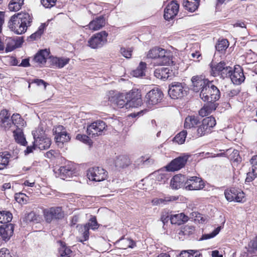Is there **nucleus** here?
<instances>
[{
	"instance_id": "1",
	"label": "nucleus",
	"mask_w": 257,
	"mask_h": 257,
	"mask_svg": "<svg viewBox=\"0 0 257 257\" xmlns=\"http://www.w3.org/2000/svg\"><path fill=\"white\" fill-rule=\"evenodd\" d=\"M200 97L204 101L213 102L219 99L220 92L217 87L210 81L207 85L201 90Z\"/></svg>"
},
{
	"instance_id": "2",
	"label": "nucleus",
	"mask_w": 257,
	"mask_h": 257,
	"mask_svg": "<svg viewBox=\"0 0 257 257\" xmlns=\"http://www.w3.org/2000/svg\"><path fill=\"white\" fill-rule=\"evenodd\" d=\"M99 226L95 216L91 217L89 220V222L85 225H77V227L79 228V232L82 235V237L78 239L79 241L83 242L88 240L89 235V230L90 229L95 230L98 228Z\"/></svg>"
},
{
	"instance_id": "3",
	"label": "nucleus",
	"mask_w": 257,
	"mask_h": 257,
	"mask_svg": "<svg viewBox=\"0 0 257 257\" xmlns=\"http://www.w3.org/2000/svg\"><path fill=\"white\" fill-rule=\"evenodd\" d=\"M187 87L184 83L173 82L169 85L168 94L173 99H178L187 94Z\"/></svg>"
},
{
	"instance_id": "4",
	"label": "nucleus",
	"mask_w": 257,
	"mask_h": 257,
	"mask_svg": "<svg viewBox=\"0 0 257 257\" xmlns=\"http://www.w3.org/2000/svg\"><path fill=\"white\" fill-rule=\"evenodd\" d=\"M216 120L213 116H209L204 118L200 124L198 125L197 130V136L200 137L208 134L211 129L216 125Z\"/></svg>"
},
{
	"instance_id": "5",
	"label": "nucleus",
	"mask_w": 257,
	"mask_h": 257,
	"mask_svg": "<svg viewBox=\"0 0 257 257\" xmlns=\"http://www.w3.org/2000/svg\"><path fill=\"white\" fill-rule=\"evenodd\" d=\"M167 51L162 48L155 47L150 50L147 57L151 59H160V64L162 65L169 64L170 58L166 55Z\"/></svg>"
},
{
	"instance_id": "6",
	"label": "nucleus",
	"mask_w": 257,
	"mask_h": 257,
	"mask_svg": "<svg viewBox=\"0 0 257 257\" xmlns=\"http://www.w3.org/2000/svg\"><path fill=\"white\" fill-rule=\"evenodd\" d=\"M107 125L104 121L97 120L87 126V134L90 137H95L101 135L106 129Z\"/></svg>"
},
{
	"instance_id": "7",
	"label": "nucleus",
	"mask_w": 257,
	"mask_h": 257,
	"mask_svg": "<svg viewBox=\"0 0 257 257\" xmlns=\"http://www.w3.org/2000/svg\"><path fill=\"white\" fill-rule=\"evenodd\" d=\"M107 33L104 31L95 34L89 40V46L93 49L101 48L107 42Z\"/></svg>"
},
{
	"instance_id": "8",
	"label": "nucleus",
	"mask_w": 257,
	"mask_h": 257,
	"mask_svg": "<svg viewBox=\"0 0 257 257\" xmlns=\"http://www.w3.org/2000/svg\"><path fill=\"white\" fill-rule=\"evenodd\" d=\"M87 175L90 180L100 182L106 178L107 172L101 167H95L88 170Z\"/></svg>"
},
{
	"instance_id": "9",
	"label": "nucleus",
	"mask_w": 257,
	"mask_h": 257,
	"mask_svg": "<svg viewBox=\"0 0 257 257\" xmlns=\"http://www.w3.org/2000/svg\"><path fill=\"white\" fill-rule=\"evenodd\" d=\"M45 220L50 223L53 219H59L63 217L64 213L61 207H52L43 211Z\"/></svg>"
},
{
	"instance_id": "10",
	"label": "nucleus",
	"mask_w": 257,
	"mask_h": 257,
	"mask_svg": "<svg viewBox=\"0 0 257 257\" xmlns=\"http://www.w3.org/2000/svg\"><path fill=\"white\" fill-rule=\"evenodd\" d=\"M204 187V182L200 177L192 176L186 178L185 188L187 190H199Z\"/></svg>"
},
{
	"instance_id": "11",
	"label": "nucleus",
	"mask_w": 257,
	"mask_h": 257,
	"mask_svg": "<svg viewBox=\"0 0 257 257\" xmlns=\"http://www.w3.org/2000/svg\"><path fill=\"white\" fill-rule=\"evenodd\" d=\"M226 199L228 201H235L236 202H242L245 201L244 193L238 189L231 188L226 189L224 191Z\"/></svg>"
},
{
	"instance_id": "12",
	"label": "nucleus",
	"mask_w": 257,
	"mask_h": 257,
	"mask_svg": "<svg viewBox=\"0 0 257 257\" xmlns=\"http://www.w3.org/2000/svg\"><path fill=\"white\" fill-rule=\"evenodd\" d=\"M128 107H137L142 104V99L140 91L134 89L127 93Z\"/></svg>"
},
{
	"instance_id": "13",
	"label": "nucleus",
	"mask_w": 257,
	"mask_h": 257,
	"mask_svg": "<svg viewBox=\"0 0 257 257\" xmlns=\"http://www.w3.org/2000/svg\"><path fill=\"white\" fill-rule=\"evenodd\" d=\"M189 158L188 155H183L177 157L171 162L166 166V169L169 171H175L180 170L184 167Z\"/></svg>"
},
{
	"instance_id": "14",
	"label": "nucleus",
	"mask_w": 257,
	"mask_h": 257,
	"mask_svg": "<svg viewBox=\"0 0 257 257\" xmlns=\"http://www.w3.org/2000/svg\"><path fill=\"white\" fill-rule=\"evenodd\" d=\"M9 27L11 31L18 35L22 34L27 31L16 15L11 17L9 22Z\"/></svg>"
},
{
	"instance_id": "15",
	"label": "nucleus",
	"mask_w": 257,
	"mask_h": 257,
	"mask_svg": "<svg viewBox=\"0 0 257 257\" xmlns=\"http://www.w3.org/2000/svg\"><path fill=\"white\" fill-rule=\"evenodd\" d=\"M179 8V4L175 1H172L164 10V19L167 21L173 19L177 15Z\"/></svg>"
},
{
	"instance_id": "16",
	"label": "nucleus",
	"mask_w": 257,
	"mask_h": 257,
	"mask_svg": "<svg viewBox=\"0 0 257 257\" xmlns=\"http://www.w3.org/2000/svg\"><path fill=\"white\" fill-rule=\"evenodd\" d=\"M163 97V94L159 89H152L146 95L147 103L149 105H155L161 102Z\"/></svg>"
},
{
	"instance_id": "17",
	"label": "nucleus",
	"mask_w": 257,
	"mask_h": 257,
	"mask_svg": "<svg viewBox=\"0 0 257 257\" xmlns=\"http://www.w3.org/2000/svg\"><path fill=\"white\" fill-rule=\"evenodd\" d=\"M127 99V93L115 94L114 96L109 97V100L111 102L116 104L119 108H122L124 106L126 108H129Z\"/></svg>"
},
{
	"instance_id": "18",
	"label": "nucleus",
	"mask_w": 257,
	"mask_h": 257,
	"mask_svg": "<svg viewBox=\"0 0 257 257\" xmlns=\"http://www.w3.org/2000/svg\"><path fill=\"white\" fill-rule=\"evenodd\" d=\"M192 89L194 92H199L207 86L209 81L205 79L203 76H194L191 79Z\"/></svg>"
},
{
	"instance_id": "19",
	"label": "nucleus",
	"mask_w": 257,
	"mask_h": 257,
	"mask_svg": "<svg viewBox=\"0 0 257 257\" xmlns=\"http://www.w3.org/2000/svg\"><path fill=\"white\" fill-rule=\"evenodd\" d=\"M232 83L236 85L240 84L244 81L245 77L241 68L238 66L234 67L230 77Z\"/></svg>"
},
{
	"instance_id": "20",
	"label": "nucleus",
	"mask_w": 257,
	"mask_h": 257,
	"mask_svg": "<svg viewBox=\"0 0 257 257\" xmlns=\"http://www.w3.org/2000/svg\"><path fill=\"white\" fill-rule=\"evenodd\" d=\"M14 226L12 223L4 224L0 226V235L4 240H9L14 232Z\"/></svg>"
},
{
	"instance_id": "21",
	"label": "nucleus",
	"mask_w": 257,
	"mask_h": 257,
	"mask_svg": "<svg viewBox=\"0 0 257 257\" xmlns=\"http://www.w3.org/2000/svg\"><path fill=\"white\" fill-rule=\"evenodd\" d=\"M186 177L184 175L178 174L174 176L171 180L170 186L173 189H178L184 187L185 188V183Z\"/></svg>"
},
{
	"instance_id": "22",
	"label": "nucleus",
	"mask_w": 257,
	"mask_h": 257,
	"mask_svg": "<svg viewBox=\"0 0 257 257\" xmlns=\"http://www.w3.org/2000/svg\"><path fill=\"white\" fill-rule=\"evenodd\" d=\"M49 55V51L47 49L39 51L34 56L33 61L38 65H44Z\"/></svg>"
},
{
	"instance_id": "23",
	"label": "nucleus",
	"mask_w": 257,
	"mask_h": 257,
	"mask_svg": "<svg viewBox=\"0 0 257 257\" xmlns=\"http://www.w3.org/2000/svg\"><path fill=\"white\" fill-rule=\"evenodd\" d=\"M35 141L34 143L36 146L41 150H46L49 148L51 141L50 139L45 136H41L36 138L34 137Z\"/></svg>"
},
{
	"instance_id": "24",
	"label": "nucleus",
	"mask_w": 257,
	"mask_h": 257,
	"mask_svg": "<svg viewBox=\"0 0 257 257\" xmlns=\"http://www.w3.org/2000/svg\"><path fill=\"white\" fill-rule=\"evenodd\" d=\"M59 176L62 179L65 180L68 177H71L74 173L75 170L71 165L60 167L58 170Z\"/></svg>"
},
{
	"instance_id": "25",
	"label": "nucleus",
	"mask_w": 257,
	"mask_h": 257,
	"mask_svg": "<svg viewBox=\"0 0 257 257\" xmlns=\"http://www.w3.org/2000/svg\"><path fill=\"white\" fill-rule=\"evenodd\" d=\"M16 17L20 21L22 25L27 29V28L31 25L32 22V16L27 12H21L15 14Z\"/></svg>"
},
{
	"instance_id": "26",
	"label": "nucleus",
	"mask_w": 257,
	"mask_h": 257,
	"mask_svg": "<svg viewBox=\"0 0 257 257\" xmlns=\"http://www.w3.org/2000/svg\"><path fill=\"white\" fill-rule=\"evenodd\" d=\"M105 20L103 16H100L91 21L88 25L90 30L96 31L105 26Z\"/></svg>"
},
{
	"instance_id": "27",
	"label": "nucleus",
	"mask_w": 257,
	"mask_h": 257,
	"mask_svg": "<svg viewBox=\"0 0 257 257\" xmlns=\"http://www.w3.org/2000/svg\"><path fill=\"white\" fill-rule=\"evenodd\" d=\"M10 113L6 109L1 111L0 113V121L1 125L5 128L12 127L11 118Z\"/></svg>"
},
{
	"instance_id": "28",
	"label": "nucleus",
	"mask_w": 257,
	"mask_h": 257,
	"mask_svg": "<svg viewBox=\"0 0 257 257\" xmlns=\"http://www.w3.org/2000/svg\"><path fill=\"white\" fill-rule=\"evenodd\" d=\"M170 219L172 224L181 225L188 220V217L181 213L172 215Z\"/></svg>"
},
{
	"instance_id": "29",
	"label": "nucleus",
	"mask_w": 257,
	"mask_h": 257,
	"mask_svg": "<svg viewBox=\"0 0 257 257\" xmlns=\"http://www.w3.org/2000/svg\"><path fill=\"white\" fill-rule=\"evenodd\" d=\"M170 70L168 68L162 67L155 70V76L160 79L167 80L170 77Z\"/></svg>"
},
{
	"instance_id": "30",
	"label": "nucleus",
	"mask_w": 257,
	"mask_h": 257,
	"mask_svg": "<svg viewBox=\"0 0 257 257\" xmlns=\"http://www.w3.org/2000/svg\"><path fill=\"white\" fill-rule=\"evenodd\" d=\"M199 117L195 115L188 116L185 120L184 126L186 128H191L200 124Z\"/></svg>"
},
{
	"instance_id": "31",
	"label": "nucleus",
	"mask_w": 257,
	"mask_h": 257,
	"mask_svg": "<svg viewBox=\"0 0 257 257\" xmlns=\"http://www.w3.org/2000/svg\"><path fill=\"white\" fill-rule=\"evenodd\" d=\"M226 63L224 62H220L217 64L211 62L210 64L211 69V74L214 76H219Z\"/></svg>"
},
{
	"instance_id": "32",
	"label": "nucleus",
	"mask_w": 257,
	"mask_h": 257,
	"mask_svg": "<svg viewBox=\"0 0 257 257\" xmlns=\"http://www.w3.org/2000/svg\"><path fill=\"white\" fill-rule=\"evenodd\" d=\"M178 199V196H167L165 197L164 198H155L152 200V203L154 205L167 204L169 202L176 201Z\"/></svg>"
},
{
	"instance_id": "33",
	"label": "nucleus",
	"mask_w": 257,
	"mask_h": 257,
	"mask_svg": "<svg viewBox=\"0 0 257 257\" xmlns=\"http://www.w3.org/2000/svg\"><path fill=\"white\" fill-rule=\"evenodd\" d=\"M70 59L63 57H52L51 58L52 65L59 68H63L69 63Z\"/></svg>"
},
{
	"instance_id": "34",
	"label": "nucleus",
	"mask_w": 257,
	"mask_h": 257,
	"mask_svg": "<svg viewBox=\"0 0 257 257\" xmlns=\"http://www.w3.org/2000/svg\"><path fill=\"white\" fill-rule=\"evenodd\" d=\"M13 133L15 139L17 142L22 145L25 146L27 144V141L24 136L22 130L21 128H17L13 131Z\"/></svg>"
},
{
	"instance_id": "35",
	"label": "nucleus",
	"mask_w": 257,
	"mask_h": 257,
	"mask_svg": "<svg viewBox=\"0 0 257 257\" xmlns=\"http://www.w3.org/2000/svg\"><path fill=\"white\" fill-rule=\"evenodd\" d=\"M11 155L8 152L0 153V170L5 168L8 165Z\"/></svg>"
},
{
	"instance_id": "36",
	"label": "nucleus",
	"mask_w": 257,
	"mask_h": 257,
	"mask_svg": "<svg viewBox=\"0 0 257 257\" xmlns=\"http://www.w3.org/2000/svg\"><path fill=\"white\" fill-rule=\"evenodd\" d=\"M199 5V3L197 2H192L189 0L183 1V7L190 12L195 11L198 9Z\"/></svg>"
},
{
	"instance_id": "37",
	"label": "nucleus",
	"mask_w": 257,
	"mask_h": 257,
	"mask_svg": "<svg viewBox=\"0 0 257 257\" xmlns=\"http://www.w3.org/2000/svg\"><path fill=\"white\" fill-rule=\"evenodd\" d=\"M57 243L59 244V252L61 256L68 255L71 253L72 250L67 246L66 243L61 240H59Z\"/></svg>"
},
{
	"instance_id": "38",
	"label": "nucleus",
	"mask_w": 257,
	"mask_h": 257,
	"mask_svg": "<svg viewBox=\"0 0 257 257\" xmlns=\"http://www.w3.org/2000/svg\"><path fill=\"white\" fill-rule=\"evenodd\" d=\"M12 126L13 125L17 128H20V126L24 125L25 122L21 118L19 114H14L11 117Z\"/></svg>"
},
{
	"instance_id": "39",
	"label": "nucleus",
	"mask_w": 257,
	"mask_h": 257,
	"mask_svg": "<svg viewBox=\"0 0 257 257\" xmlns=\"http://www.w3.org/2000/svg\"><path fill=\"white\" fill-rule=\"evenodd\" d=\"M13 218L12 214L9 211H0V222L6 223L11 221Z\"/></svg>"
},
{
	"instance_id": "40",
	"label": "nucleus",
	"mask_w": 257,
	"mask_h": 257,
	"mask_svg": "<svg viewBox=\"0 0 257 257\" xmlns=\"http://www.w3.org/2000/svg\"><path fill=\"white\" fill-rule=\"evenodd\" d=\"M146 63L141 62L138 68L133 71V75L135 77H140L145 75V70L146 68Z\"/></svg>"
},
{
	"instance_id": "41",
	"label": "nucleus",
	"mask_w": 257,
	"mask_h": 257,
	"mask_svg": "<svg viewBox=\"0 0 257 257\" xmlns=\"http://www.w3.org/2000/svg\"><path fill=\"white\" fill-rule=\"evenodd\" d=\"M229 46V43L227 39L219 40L215 46L216 50L219 52L225 50Z\"/></svg>"
},
{
	"instance_id": "42",
	"label": "nucleus",
	"mask_w": 257,
	"mask_h": 257,
	"mask_svg": "<svg viewBox=\"0 0 257 257\" xmlns=\"http://www.w3.org/2000/svg\"><path fill=\"white\" fill-rule=\"evenodd\" d=\"M55 139L57 143L63 144L65 142H68L70 138L69 134L66 131L64 132V133H62L58 136H55Z\"/></svg>"
},
{
	"instance_id": "43",
	"label": "nucleus",
	"mask_w": 257,
	"mask_h": 257,
	"mask_svg": "<svg viewBox=\"0 0 257 257\" xmlns=\"http://www.w3.org/2000/svg\"><path fill=\"white\" fill-rule=\"evenodd\" d=\"M187 134V132L186 131H183L178 134L173 140L178 144H183L185 142Z\"/></svg>"
},
{
	"instance_id": "44",
	"label": "nucleus",
	"mask_w": 257,
	"mask_h": 257,
	"mask_svg": "<svg viewBox=\"0 0 257 257\" xmlns=\"http://www.w3.org/2000/svg\"><path fill=\"white\" fill-rule=\"evenodd\" d=\"M200 253L194 250H183L180 253V257H198Z\"/></svg>"
},
{
	"instance_id": "45",
	"label": "nucleus",
	"mask_w": 257,
	"mask_h": 257,
	"mask_svg": "<svg viewBox=\"0 0 257 257\" xmlns=\"http://www.w3.org/2000/svg\"><path fill=\"white\" fill-rule=\"evenodd\" d=\"M15 198L19 203L26 204L28 201V197L23 193H16Z\"/></svg>"
},
{
	"instance_id": "46",
	"label": "nucleus",
	"mask_w": 257,
	"mask_h": 257,
	"mask_svg": "<svg viewBox=\"0 0 257 257\" xmlns=\"http://www.w3.org/2000/svg\"><path fill=\"white\" fill-rule=\"evenodd\" d=\"M45 25L44 24H42L37 31L35 33L32 34L29 37V38L31 40V41L36 40L37 39L39 38L42 34L44 32Z\"/></svg>"
},
{
	"instance_id": "47",
	"label": "nucleus",
	"mask_w": 257,
	"mask_h": 257,
	"mask_svg": "<svg viewBox=\"0 0 257 257\" xmlns=\"http://www.w3.org/2000/svg\"><path fill=\"white\" fill-rule=\"evenodd\" d=\"M122 247L125 249L127 248H133L135 245V242L132 239L126 238L121 241Z\"/></svg>"
},
{
	"instance_id": "48",
	"label": "nucleus",
	"mask_w": 257,
	"mask_h": 257,
	"mask_svg": "<svg viewBox=\"0 0 257 257\" xmlns=\"http://www.w3.org/2000/svg\"><path fill=\"white\" fill-rule=\"evenodd\" d=\"M22 6L23 5L21 3H19V2H12V0H11L9 5V9L11 11H18L21 9Z\"/></svg>"
},
{
	"instance_id": "49",
	"label": "nucleus",
	"mask_w": 257,
	"mask_h": 257,
	"mask_svg": "<svg viewBox=\"0 0 257 257\" xmlns=\"http://www.w3.org/2000/svg\"><path fill=\"white\" fill-rule=\"evenodd\" d=\"M232 72V68L229 66H227L226 65L221 73L219 74V76L223 78L227 77H230Z\"/></svg>"
},
{
	"instance_id": "50",
	"label": "nucleus",
	"mask_w": 257,
	"mask_h": 257,
	"mask_svg": "<svg viewBox=\"0 0 257 257\" xmlns=\"http://www.w3.org/2000/svg\"><path fill=\"white\" fill-rule=\"evenodd\" d=\"M57 0H41V4L46 8L54 6Z\"/></svg>"
},
{
	"instance_id": "51",
	"label": "nucleus",
	"mask_w": 257,
	"mask_h": 257,
	"mask_svg": "<svg viewBox=\"0 0 257 257\" xmlns=\"http://www.w3.org/2000/svg\"><path fill=\"white\" fill-rule=\"evenodd\" d=\"M66 131L65 128L62 125H58L53 128V132L55 136H58Z\"/></svg>"
},
{
	"instance_id": "52",
	"label": "nucleus",
	"mask_w": 257,
	"mask_h": 257,
	"mask_svg": "<svg viewBox=\"0 0 257 257\" xmlns=\"http://www.w3.org/2000/svg\"><path fill=\"white\" fill-rule=\"evenodd\" d=\"M250 163L253 168V172L257 174V155L253 156L250 159Z\"/></svg>"
},
{
	"instance_id": "53",
	"label": "nucleus",
	"mask_w": 257,
	"mask_h": 257,
	"mask_svg": "<svg viewBox=\"0 0 257 257\" xmlns=\"http://www.w3.org/2000/svg\"><path fill=\"white\" fill-rule=\"evenodd\" d=\"M31 83H35L37 86L43 85L44 89H46L48 83L42 79H35L32 80Z\"/></svg>"
},
{
	"instance_id": "54",
	"label": "nucleus",
	"mask_w": 257,
	"mask_h": 257,
	"mask_svg": "<svg viewBox=\"0 0 257 257\" xmlns=\"http://www.w3.org/2000/svg\"><path fill=\"white\" fill-rule=\"evenodd\" d=\"M120 52L122 55L126 58H130L132 56V50L130 49H125L124 48H121Z\"/></svg>"
},
{
	"instance_id": "55",
	"label": "nucleus",
	"mask_w": 257,
	"mask_h": 257,
	"mask_svg": "<svg viewBox=\"0 0 257 257\" xmlns=\"http://www.w3.org/2000/svg\"><path fill=\"white\" fill-rule=\"evenodd\" d=\"M257 176V174L253 172V168H252L251 172H249L247 174V177L245 179V181L247 182H251L252 181L255 177Z\"/></svg>"
},
{
	"instance_id": "56",
	"label": "nucleus",
	"mask_w": 257,
	"mask_h": 257,
	"mask_svg": "<svg viewBox=\"0 0 257 257\" xmlns=\"http://www.w3.org/2000/svg\"><path fill=\"white\" fill-rule=\"evenodd\" d=\"M76 139L85 143H87L89 141V137L85 135L78 134Z\"/></svg>"
},
{
	"instance_id": "57",
	"label": "nucleus",
	"mask_w": 257,
	"mask_h": 257,
	"mask_svg": "<svg viewBox=\"0 0 257 257\" xmlns=\"http://www.w3.org/2000/svg\"><path fill=\"white\" fill-rule=\"evenodd\" d=\"M248 246L254 249L257 250V236L250 241L248 243Z\"/></svg>"
},
{
	"instance_id": "58",
	"label": "nucleus",
	"mask_w": 257,
	"mask_h": 257,
	"mask_svg": "<svg viewBox=\"0 0 257 257\" xmlns=\"http://www.w3.org/2000/svg\"><path fill=\"white\" fill-rule=\"evenodd\" d=\"M5 22V13L3 12H0V33L2 32V26Z\"/></svg>"
},
{
	"instance_id": "59",
	"label": "nucleus",
	"mask_w": 257,
	"mask_h": 257,
	"mask_svg": "<svg viewBox=\"0 0 257 257\" xmlns=\"http://www.w3.org/2000/svg\"><path fill=\"white\" fill-rule=\"evenodd\" d=\"M239 92L238 89H232L229 91L227 93V96L229 97H232L237 95Z\"/></svg>"
},
{
	"instance_id": "60",
	"label": "nucleus",
	"mask_w": 257,
	"mask_h": 257,
	"mask_svg": "<svg viewBox=\"0 0 257 257\" xmlns=\"http://www.w3.org/2000/svg\"><path fill=\"white\" fill-rule=\"evenodd\" d=\"M30 66L29 59H24L22 60V62L19 65V66L27 67Z\"/></svg>"
},
{
	"instance_id": "61",
	"label": "nucleus",
	"mask_w": 257,
	"mask_h": 257,
	"mask_svg": "<svg viewBox=\"0 0 257 257\" xmlns=\"http://www.w3.org/2000/svg\"><path fill=\"white\" fill-rule=\"evenodd\" d=\"M9 250L6 248H2L0 250V257H6L9 256Z\"/></svg>"
},
{
	"instance_id": "62",
	"label": "nucleus",
	"mask_w": 257,
	"mask_h": 257,
	"mask_svg": "<svg viewBox=\"0 0 257 257\" xmlns=\"http://www.w3.org/2000/svg\"><path fill=\"white\" fill-rule=\"evenodd\" d=\"M36 147V145H35V143L34 142V144L32 146H28L27 148V149L25 151L26 154H29L32 153L33 152V150L35 149Z\"/></svg>"
},
{
	"instance_id": "63",
	"label": "nucleus",
	"mask_w": 257,
	"mask_h": 257,
	"mask_svg": "<svg viewBox=\"0 0 257 257\" xmlns=\"http://www.w3.org/2000/svg\"><path fill=\"white\" fill-rule=\"evenodd\" d=\"M213 237H214V236H213V234L211 232V233L203 234L202 236V237L200 239V240H202L208 239L212 238Z\"/></svg>"
},
{
	"instance_id": "64",
	"label": "nucleus",
	"mask_w": 257,
	"mask_h": 257,
	"mask_svg": "<svg viewBox=\"0 0 257 257\" xmlns=\"http://www.w3.org/2000/svg\"><path fill=\"white\" fill-rule=\"evenodd\" d=\"M199 112V114L202 116H206L208 114V112L207 111L206 107L201 108Z\"/></svg>"
}]
</instances>
